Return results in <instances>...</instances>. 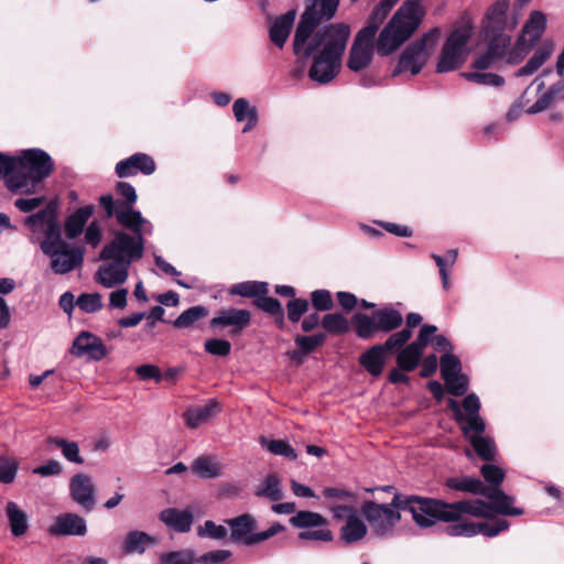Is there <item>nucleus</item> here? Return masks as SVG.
<instances>
[{
    "instance_id": "nucleus-45",
    "label": "nucleus",
    "mask_w": 564,
    "mask_h": 564,
    "mask_svg": "<svg viewBox=\"0 0 564 564\" xmlns=\"http://www.w3.org/2000/svg\"><path fill=\"white\" fill-rule=\"evenodd\" d=\"M485 41L488 42V52L498 59L502 58L511 44V36L505 32H482Z\"/></svg>"
},
{
    "instance_id": "nucleus-28",
    "label": "nucleus",
    "mask_w": 564,
    "mask_h": 564,
    "mask_svg": "<svg viewBox=\"0 0 564 564\" xmlns=\"http://www.w3.org/2000/svg\"><path fill=\"white\" fill-rule=\"evenodd\" d=\"M62 257H52L51 268L57 274H65L77 267H80L84 261V251L79 248H70L68 246L67 253H59Z\"/></svg>"
},
{
    "instance_id": "nucleus-59",
    "label": "nucleus",
    "mask_w": 564,
    "mask_h": 564,
    "mask_svg": "<svg viewBox=\"0 0 564 564\" xmlns=\"http://www.w3.org/2000/svg\"><path fill=\"white\" fill-rule=\"evenodd\" d=\"M311 303L316 312H327L333 310L334 301L332 293L325 289H318L310 294Z\"/></svg>"
},
{
    "instance_id": "nucleus-43",
    "label": "nucleus",
    "mask_w": 564,
    "mask_h": 564,
    "mask_svg": "<svg viewBox=\"0 0 564 564\" xmlns=\"http://www.w3.org/2000/svg\"><path fill=\"white\" fill-rule=\"evenodd\" d=\"M192 469L196 475L205 479L216 478L221 475L220 463L210 456L197 457L192 465Z\"/></svg>"
},
{
    "instance_id": "nucleus-11",
    "label": "nucleus",
    "mask_w": 564,
    "mask_h": 564,
    "mask_svg": "<svg viewBox=\"0 0 564 564\" xmlns=\"http://www.w3.org/2000/svg\"><path fill=\"white\" fill-rule=\"evenodd\" d=\"M341 59L321 50L313 55L312 65L308 69L310 79L322 85L328 84L339 73Z\"/></svg>"
},
{
    "instance_id": "nucleus-57",
    "label": "nucleus",
    "mask_w": 564,
    "mask_h": 564,
    "mask_svg": "<svg viewBox=\"0 0 564 564\" xmlns=\"http://www.w3.org/2000/svg\"><path fill=\"white\" fill-rule=\"evenodd\" d=\"M470 36V29L467 26H460L449 33L444 45L464 53L465 46L467 45Z\"/></svg>"
},
{
    "instance_id": "nucleus-23",
    "label": "nucleus",
    "mask_w": 564,
    "mask_h": 564,
    "mask_svg": "<svg viewBox=\"0 0 564 564\" xmlns=\"http://www.w3.org/2000/svg\"><path fill=\"white\" fill-rule=\"evenodd\" d=\"M509 0H496L487 10L482 32H505L508 26Z\"/></svg>"
},
{
    "instance_id": "nucleus-35",
    "label": "nucleus",
    "mask_w": 564,
    "mask_h": 564,
    "mask_svg": "<svg viewBox=\"0 0 564 564\" xmlns=\"http://www.w3.org/2000/svg\"><path fill=\"white\" fill-rule=\"evenodd\" d=\"M367 534V525L357 514H348L346 523L340 528V539L346 544L361 541Z\"/></svg>"
},
{
    "instance_id": "nucleus-20",
    "label": "nucleus",
    "mask_w": 564,
    "mask_h": 564,
    "mask_svg": "<svg viewBox=\"0 0 564 564\" xmlns=\"http://www.w3.org/2000/svg\"><path fill=\"white\" fill-rule=\"evenodd\" d=\"M482 497L489 499L488 510L502 516H521L524 513L523 509L512 507L513 498L503 492L500 488L487 487Z\"/></svg>"
},
{
    "instance_id": "nucleus-39",
    "label": "nucleus",
    "mask_w": 564,
    "mask_h": 564,
    "mask_svg": "<svg viewBox=\"0 0 564 564\" xmlns=\"http://www.w3.org/2000/svg\"><path fill=\"white\" fill-rule=\"evenodd\" d=\"M289 522L293 528L306 530L328 525V520L325 517L308 510H301L296 512L290 518Z\"/></svg>"
},
{
    "instance_id": "nucleus-5",
    "label": "nucleus",
    "mask_w": 564,
    "mask_h": 564,
    "mask_svg": "<svg viewBox=\"0 0 564 564\" xmlns=\"http://www.w3.org/2000/svg\"><path fill=\"white\" fill-rule=\"evenodd\" d=\"M144 253L143 235H129L123 230H117L111 241L104 246L99 253L100 260H118L127 262L140 260Z\"/></svg>"
},
{
    "instance_id": "nucleus-37",
    "label": "nucleus",
    "mask_w": 564,
    "mask_h": 564,
    "mask_svg": "<svg viewBox=\"0 0 564 564\" xmlns=\"http://www.w3.org/2000/svg\"><path fill=\"white\" fill-rule=\"evenodd\" d=\"M232 111L238 122L247 121L242 132H249L258 123V110L245 98H238L232 105Z\"/></svg>"
},
{
    "instance_id": "nucleus-16",
    "label": "nucleus",
    "mask_w": 564,
    "mask_h": 564,
    "mask_svg": "<svg viewBox=\"0 0 564 564\" xmlns=\"http://www.w3.org/2000/svg\"><path fill=\"white\" fill-rule=\"evenodd\" d=\"M70 352L77 357L87 355L93 360H101L107 355L104 341L89 332H82L73 341Z\"/></svg>"
},
{
    "instance_id": "nucleus-58",
    "label": "nucleus",
    "mask_w": 564,
    "mask_h": 564,
    "mask_svg": "<svg viewBox=\"0 0 564 564\" xmlns=\"http://www.w3.org/2000/svg\"><path fill=\"white\" fill-rule=\"evenodd\" d=\"M160 564H195L194 552L191 550L171 551L160 555Z\"/></svg>"
},
{
    "instance_id": "nucleus-10",
    "label": "nucleus",
    "mask_w": 564,
    "mask_h": 564,
    "mask_svg": "<svg viewBox=\"0 0 564 564\" xmlns=\"http://www.w3.org/2000/svg\"><path fill=\"white\" fill-rule=\"evenodd\" d=\"M370 31L359 30L355 36L354 43L349 51L347 67L352 72H360L367 68L377 51V42Z\"/></svg>"
},
{
    "instance_id": "nucleus-34",
    "label": "nucleus",
    "mask_w": 564,
    "mask_h": 564,
    "mask_svg": "<svg viewBox=\"0 0 564 564\" xmlns=\"http://www.w3.org/2000/svg\"><path fill=\"white\" fill-rule=\"evenodd\" d=\"M444 487L449 490L468 492L476 496H484L487 488L484 482L475 477H449L445 480Z\"/></svg>"
},
{
    "instance_id": "nucleus-17",
    "label": "nucleus",
    "mask_w": 564,
    "mask_h": 564,
    "mask_svg": "<svg viewBox=\"0 0 564 564\" xmlns=\"http://www.w3.org/2000/svg\"><path fill=\"white\" fill-rule=\"evenodd\" d=\"M393 352L387 348L386 341L369 347L358 357L359 365L372 377H379L386 367L387 355Z\"/></svg>"
},
{
    "instance_id": "nucleus-21",
    "label": "nucleus",
    "mask_w": 564,
    "mask_h": 564,
    "mask_svg": "<svg viewBox=\"0 0 564 564\" xmlns=\"http://www.w3.org/2000/svg\"><path fill=\"white\" fill-rule=\"evenodd\" d=\"M325 333L318 332L312 335H296L294 337L295 349L289 352L290 358L297 364H302L308 355L326 343Z\"/></svg>"
},
{
    "instance_id": "nucleus-22",
    "label": "nucleus",
    "mask_w": 564,
    "mask_h": 564,
    "mask_svg": "<svg viewBox=\"0 0 564 564\" xmlns=\"http://www.w3.org/2000/svg\"><path fill=\"white\" fill-rule=\"evenodd\" d=\"M44 235L45 239L41 242V250L44 254L55 257L58 253H67L69 245L62 239V229L57 217L45 225Z\"/></svg>"
},
{
    "instance_id": "nucleus-9",
    "label": "nucleus",
    "mask_w": 564,
    "mask_h": 564,
    "mask_svg": "<svg viewBox=\"0 0 564 564\" xmlns=\"http://www.w3.org/2000/svg\"><path fill=\"white\" fill-rule=\"evenodd\" d=\"M251 312L245 308H221L209 321V327L214 330H224L229 328L228 335L231 337L240 336L242 332L251 324Z\"/></svg>"
},
{
    "instance_id": "nucleus-64",
    "label": "nucleus",
    "mask_w": 564,
    "mask_h": 564,
    "mask_svg": "<svg viewBox=\"0 0 564 564\" xmlns=\"http://www.w3.org/2000/svg\"><path fill=\"white\" fill-rule=\"evenodd\" d=\"M412 329L413 328H409V326L405 325V327L399 332L393 330L389 333L390 336L386 339L387 348H391L394 352L403 346H406L413 335Z\"/></svg>"
},
{
    "instance_id": "nucleus-61",
    "label": "nucleus",
    "mask_w": 564,
    "mask_h": 564,
    "mask_svg": "<svg viewBox=\"0 0 564 564\" xmlns=\"http://www.w3.org/2000/svg\"><path fill=\"white\" fill-rule=\"evenodd\" d=\"M101 299L99 293H83L78 296L76 305L86 313H95L104 306Z\"/></svg>"
},
{
    "instance_id": "nucleus-31",
    "label": "nucleus",
    "mask_w": 564,
    "mask_h": 564,
    "mask_svg": "<svg viewBox=\"0 0 564 564\" xmlns=\"http://www.w3.org/2000/svg\"><path fill=\"white\" fill-rule=\"evenodd\" d=\"M340 0H305L304 12H310L318 24L330 21L339 7Z\"/></svg>"
},
{
    "instance_id": "nucleus-47",
    "label": "nucleus",
    "mask_w": 564,
    "mask_h": 564,
    "mask_svg": "<svg viewBox=\"0 0 564 564\" xmlns=\"http://www.w3.org/2000/svg\"><path fill=\"white\" fill-rule=\"evenodd\" d=\"M117 199L113 198V204L117 209L126 207H134L138 200L135 188L128 182L120 181L115 186Z\"/></svg>"
},
{
    "instance_id": "nucleus-56",
    "label": "nucleus",
    "mask_w": 564,
    "mask_h": 564,
    "mask_svg": "<svg viewBox=\"0 0 564 564\" xmlns=\"http://www.w3.org/2000/svg\"><path fill=\"white\" fill-rule=\"evenodd\" d=\"M261 444L265 445L267 449L273 455L283 456L290 460L297 458L295 449L283 440L265 441V438H262Z\"/></svg>"
},
{
    "instance_id": "nucleus-12",
    "label": "nucleus",
    "mask_w": 564,
    "mask_h": 564,
    "mask_svg": "<svg viewBox=\"0 0 564 564\" xmlns=\"http://www.w3.org/2000/svg\"><path fill=\"white\" fill-rule=\"evenodd\" d=\"M546 29V15L541 11H532L523 25L522 34L516 42V50L530 51L541 39Z\"/></svg>"
},
{
    "instance_id": "nucleus-63",
    "label": "nucleus",
    "mask_w": 564,
    "mask_h": 564,
    "mask_svg": "<svg viewBox=\"0 0 564 564\" xmlns=\"http://www.w3.org/2000/svg\"><path fill=\"white\" fill-rule=\"evenodd\" d=\"M480 473L486 482L489 484V488H500V485L502 484L506 477L502 468L492 464L482 465V467L480 468Z\"/></svg>"
},
{
    "instance_id": "nucleus-25",
    "label": "nucleus",
    "mask_w": 564,
    "mask_h": 564,
    "mask_svg": "<svg viewBox=\"0 0 564 564\" xmlns=\"http://www.w3.org/2000/svg\"><path fill=\"white\" fill-rule=\"evenodd\" d=\"M295 17V10H290L284 14L276 17L270 26L269 37L279 48H282L285 45L294 24Z\"/></svg>"
},
{
    "instance_id": "nucleus-18",
    "label": "nucleus",
    "mask_w": 564,
    "mask_h": 564,
    "mask_svg": "<svg viewBox=\"0 0 564 564\" xmlns=\"http://www.w3.org/2000/svg\"><path fill=\"white\" fill-rule=\"evenodd\" d=\"M129 265L127 262L111 260L110 263L101 264L95 274V281L105 288H115L123 284L128 279Z\"/></svg>"
},
{
    "instance_id": "nucleus-42",
    "label": "nucleus",
    "mask_w": 564,
    "mask_h": 564,
    "mask_svg": "<svg viewBox=\"0 0 564 564\" xmlns=\"http://www.w3.org/2000/svg\"><path fill=\"white\" fill-rule=\"evenodd\" d=\"M464 63V53L446 45H443L438 63L436 65L437 73H446L458 69Z\"/></svg>"
},
{
    "instance_id": "nucleus-46",
    "label": "nucleus",
    "mask_w": 564,
    "mask_h": 564,
    "mask_svg": "<svg viewBox=\"0 0 564 564\" xmlns=\"http://www.w3.org/2000/svg\"><path fill=\"white\" fill-rule=\"evenodd\" d=\"M154 538L142 531H130L124 539L123 549L126 553H143L145 546L153 544Z\"/></svg>"
},
{
    "instance_id": "nucleus-62",
    "label": "nucleus",
    "mask_w": 564,
    "mask_h": 564,
    "mask_svg": "<svg viewBox=\"0 0 564 564\" xmlns=\"http://www.w3.org/2000/svg\"><path fill=\"white\" fill-rule=\"evenodd\" d=\"M474 528L476 531V535L481 533L485 536L492 538V536L498 535L500 532L506 531L509 528V522L505 519H497L492 523H488V522L474 523Z\"/></svg>"
},
{
    "instance_id": "nucleus-7",
    "label": "nucleus",
    "mask_w": 564,
    "mask_h": 564,
    "mask_svg": "<svg viewBox=\"0 0 564 564\" xmlns=\"http://www.w3.org/2000/svg\"><path fill=\"white\" fill-rule=\"evenodd\" d=\"M400 509L394 508L392 502L377 503L366 500L360 507V511L368 521L372 532L379 538H389L393 533V529L401 520Z\"/></svg>"
},
{
    "instance_id": "nucleus-52",
    "label": "nucleus",
    "mask_w": 564,
    "mask_h": 564,
    "mask_svg": "<svg viewBox=\"0 0 564 564\" xmlns=\"http://www.w3.org/2000/svg\"><path fill=\"white\" fill-rule=\"evenodd\" d=\"M57 216L55 203H48L43 209L25 218V225L31 228L43 227Z\"/></svg>"
},
{
    "instance_id": "nucleus-30",
    "label": "nucleus",
    "mask_w": 564,
    "mask_h": 564,
    "mask_svg": "<svg viewBox=\"0 0 564 564\" xmlns=\"http://www.w3.org/2000/svg\"><path fill=\"white\" fill-rule=\"evenodd\" d=\"M397 351V366L405 372L414 371L421 364L424 356V350L413 341Z\"/></svg>"
},
{
    "instance_id": "nucleus-3",
    "label": "nucleus",
    "mask_w": 564,
    "mask_h": 564,
    "mask_svg": "<svg viewBox=\"0 0 564 564\" xmlns=\"http://www.w3.org/2000/svg\"><path fill=\"white\" fill-rule=\"evenodd\" d=\"M358 304L364 310H372L371 314L357 312L350 318L356 336L362 340L373 339L379 334H389L403 324L402 313L392 306L377 308L375 303L364 299L358 300Z\"/></svg>"
},
{
    "instance_id": "nucleus-53",
    "label": "nucleus",
    "mask_w": 564,
    "mask_h": 564,
    "mask_svg": "<svg viewBox=\"0 0 564 564\" xmlns=\"http://www.w3.org/2000/svg\"><path fill=\"white\" fill-rule=\"evenodd\" d=\"M17 176V156H10L0 152V180L4 178L6 187L13 194H19V189L10 187L9 180Z\"/></svg>"
},
{
    "instance_id": "nucleus-24",
    "label": "nucleus",
    "mask_w": 564,
    "mask_h": 564,
    "mask_svg": "<svg viewBox=\"0 0 564 564\" xmlns=\"http://www.w3.org/2000/svg\"><path fill=\"white\" fill-rule=\"evenodd\" d=\"M159 519L175 532L186 533L194 522V514L189 510L166 508L160 512Z\"/></svg>"
},
{
    "instance_id": "nucleus-36",
    "label": "nucleus",
    "mask_w": 564,
    "mask_h": 564,
    "mask_svg": "<svg viewBox=\"0 0 564 564\" xmlns=\"http://www.w3.org/2000/svg\"><path fill=\"white\" fill-rule=\"evenodd\" d=\"M229 295H238L246 299L258 300L260 295L269 294V283L263 281H245L232 284L228 290Z\"/></svg>"
},
{
    "instance_id": "nucleus-44",
    "label": "nucleus",
    "mask_w": 564,
    "mask_h": 564,
    "mask_svg": "<svg viewBox=\"0 0 564 564\" xmlns=\"http://www.w3.org/2000/svg\"><path fill=\"white\" fill-rule=\"evenodd\" d=\"M257 497H264L271 501H280L283 498L281 481L275 473L269 474L256 490Z\"/></svg>"
},
{
    "instance_id": "nucleus-15",
    "label": "nucleus",
    "mask_w": 564,
    "mask_h": 564,
    "mask_svg": "<svg viewBox=\"0 0 564 564\" xmlns=\"http://www.w3.org/2000/svg\"><path fill=\"white\" fill-rule=\"evenodd\" d=\"M95 485L87 474H76L69 480L72 499L86 511H91L96 505Z\"/></svg>"
},
{
    "instance_id": "nucleus-13",
    "label": "nucleus",
    "mask_w": 564,
    "mask_h": 564,
    "mask_svg": "<svg viewBox=\"0 0 564 564\" xmlns=\"http://www.w3.org/2000/svg\"><path fill=\"white\" fill-rule=\"evenodd\" d=\"M156 164L153 158L147 153L138 152L116 164L115 172L118 177H131L138 173L151 175L155 172Z\"/></svg>"
},
{
    "instance_id": "nucleus-38",
    "label": "nucleus",
    "mask_w": 564,
    "mask_h": 564,
    "mask_svg": "<svg viewBox=\"0 0 564 564\" xmlns=\"http://www.w3.org/2000/svg\"><path fill=\"white\" fill-rule=\"evenodd\" d=\"M399 0H380L378 4L375 6L372 12L367 21V25L362 28V30L368 31L372 35H376L380 25L387 19L391 9L398 3Z\"/></svg>"
},
{
    "instance_id": "nucleus-40",
    "label": "nucleus",
    "mask_w": 564,
    "mask_h": 564,
    "mask_svg": "<svg viewBox=\"0 0 564 564\" xmlns=\"http://www.w3.org/2000/svg\"><path fill=\"white\" fill-rule=\"evenodd\" d=\"M6 513L9 520L11 532L14 536L23 535L29 528L28 514L19 506L9 501L6 506Z\"/></svg>"
},
{
    "instance_id": "nucleus-4",
    "label": "nucleus",
    "mask_w": 564,
    "mask_h": 564,
    "mask_svg": "<svg viewBox=\"0 0 564 564\" xmlns=\"http://www.w3.org/2000/svg\"><path fill=\"white\" fill-rule=\"evenodd\" d=\"M394 508L411 512L412 519L419 528L426 529L437 522H455L456 513L451 510V502L442 499L411 495L403 497L395 494L392 498Z\"/></svg>"
},
{
    "instance_id": "nucleus-19",
    "label": "nucleus",
    "mask_w": 564,
    "mask_h": 564,
    "mask_svg": "<svg viewBox=\"0 0 564 564\" xmlns=\"http://www.w3.org/2000/svg\"><path fill=\"white\" fill-rule=\"evenodd\" d=\"M48 532L52 535L83 536L87 532V525L83 517L67 512L56 518L55 522L50 527Z\"/></svg>"
},
{
    "instance_id": "nucleus-48",
    "label": "nucleus",
    "mask_w": 564,
    "mask_h": 564,
    "mask_svg": "<svg viewBox=\"0 0 564 564\" xmlns=\"http://www.w3.org/2000/svg\"><path fill=\"white\" fill-rule=\"evenodd\" d=\"M552 46H542L535 51L533 56L529 58L524 66L519 68L516 73L518 77L529 76L535 73L551 56Z\"/></svg>"
},
{
    "instance_id": "nucleus-33",
    "label": "nucleus",
    "mask_w": 564,
    "mask_h": 564,
    "mask_svg": "<svg viewBox=\"0 0 564 564\" xmlns=\"http://www.w3.org/2000/svg\"><path fill=\"white\" fill-rule=\"evenodd\" d=\"M226 523L231 528L230 540L232 542H242L245 544L256 528V520L249 513H243L236 518L228 519Z\"/></svg>"
},
{
    "instance_id": "nucleus-41",
    "label": "nucleus",
    "mask_w": 564,
    "mask_h": 564,
    "mask_svg": "<svg viewBox=\"0 0 564 564\" xmlns=\"http://www.w3.org/2000/svg\"><path fill=\"white\" fill-rule=\"evenodd\" d=\"M350 324L351 322L340 313H327L321 321L324 333L334 336L347 334L350 330Z\"/></svg>"
},
{
    "instance_id": "nucleus-2",
    "label": "nucleus",
    "mask_w": 564,
    "mask_h": 564,
    "mask_svg": "<svg viewBox=\"0 0 564 564\" xmlns=\"http://www.w3.org/2000/svg\"><path fill=\"white\" fill-rule=\"evenodd\" d=\"M54 171V162L48 153L41 149H28L17 156V176L9 180L10 187L19 189L20 195L37 192L41 183Z\"/></svg>"
},
{
    "instance_id": "nucleus-50",
    "label": "nucleus",
    "mask_w": 564,
    "mask_h": 564,
    "mask_svg": "<svg viewBox=\"0 0 564 564\" xmlns=\"http://www.w3.org/2000/svg\"><path fill=\"white\" fill-rule=\"evenodd\" d=\"M469 442L476 454L486 462H491L496 456V445L492 438L473 435Z\"/></svg>"
},
{
    "instance_id": "nucleus-6",
    "label": "nucleus",
    "mask_w": 564,
    "mask_h": 564,
    "mask_svg": "<svg viewBox=\"0 0 564 564\" xmlns=\"http://www.w3.org/2000/svg\"><path fill=\"white\" fill-rule=\"evenodd\" d=\"M440 34V30L434 28L427 33L423 34L421 39L410 43L401 53L398 64L392 72V77H397L403 72H410L412 75H417L426 65L429 59L427 43L434 41Z\"/></svg>"
},
{
    "instance_id": "nucleus-14",
    "label": "nucleus",
    "mask_w": 564,
    "mask_h": 564,
    "mask_svg": "<svg viewBox=\"0 0 564 564\" xmlns=\"http://www.w3.org/2000/svg\"><path fill=\"white\" fill-rule=\"evenodd\" d=\"M323 29L325 45L322 47L327 54L343 58L350 36V26L347 23H332Z\"/></svg>"
},
{
    "instance_id": "nucleus-54",
    "label": "nucleus",
    "mask_w": 564,
    "mask_h": 564,
    "mask_svg": "<svg viewBox=\"0 0 564 564\" xmlns=\"http://www.w3.org/2000/svg\"><path fill=\"white\" fill-rule=\"evenodd\" d=\"M460 75L468 82L478 85L500 87L505 84V78L494 73L466 72Z\"/></svg>"
},
{
    "instance_id": "nucleus-55",
    "label": "nucleus",
    "mask_w": 564,
    "mask_h": 564,
    "mask_svg": "<svg viewBox=\"0 0 564 564\" xmlns=\"http://www.w3.org/2000/svg\"><path fill=\"white\" fill-rule=\"evenodd\" d=\"M441 376L445 382L448 379L462 373V364L457 356L453 354H444L441 359Z\"/></svg>"
},
{
    "instance_id": "nucleus-29",
    "label": "nucleus",
    "mask_w": 564,
    "mask_h": 564,
    "mask_svg": "<svg viewBox=\"0 0 564 564\" xmlns=\"http://www.w3.org/2000/svg\"><path fill=\"white\" fill-rule=\"evenodd\" d=\"M220 411L219 403L216 400H210L203 406L188 409L184 412L183 416L185 423L191 429H197L206 423L210 417Z\"/></svg>"
},
{
    "instance_id": "nucleus-1",
    "label": "nucleus",
    "mask_w": 564,
    "mask_h": 564,
    "mask_svg": "<svg viewBox=\"0 0 564 564\" xmlns=\"http://www.w3.org/2000/svg\"><path fill=\"white\" fill-rule=\"evenodd\" d=\"M423 0H405L394 12L377 40V53L388 56L406 42L421 25L426 10Z\"/></svg>"
},
{
    "instance_id": "nucleus-51",
    "label": "nucleus",
    "mask_w": 564,
    "mask_h": 564,
    "mask_svg": "<svg viewBox=\"0 0 564 564\" xmlns=\"http://www.w3.org/2000/svg\"><path fill=\"white\" fill-rule=\"evenodd\" d=\"M50 444L55 445L62 449L63 456L72 463L84 464V458L79 455V447L76 442H70L65 438L50 436L47 438Z\"/></svg>"
},
{
    "instance_id": "nucleus-49",
    "label": "nucleus",
    "mask_w": 564,
    "mask_h": 564,
    "mask_svg": "<svg viewBox=\"0 0 564 564\" xmlns=\"http://www.w3.org/2000/svg\"><path fill=\"white\" fill-rule=\"evenodd\" d=\"M208 308L203 305H196L184 311L174 322L175 328H188L193 326L197 321L208 315Z\"/></svg>"
},
{
    "instance_id": "nucleus-8",
    "label": "nucleus",
    "mask_w": 564,
    "mask_h": 564,
    "mask_svg": "<svg viewBox=\"0 0 564 564\" xmlns=\"http://www.w3.org/2000/svg\"><path fill=\"white\" fill-rule=\"evenodd\" d=\"M99 206L105 212V218L116 217L117 223L133 235H143L142 228L147 220L140 210L134 209V207L117 209L113 204V195L111 194L101 195L99 197Z\"/></svg>"
},
{
    "instance_id": "nucleus-32",
    "label": "nucleus",
    "mask_w": 564,
    "mask_h": 564,
    "mask_svg": "<svg viewBox=\"0 0 564 564\" xmlns=\"http://www.w3.org/2000/svg\"><path fill=\"white\" fill-rule=\"evenodd\" d=\"M94 213L93 205H86L76 209L72 215H69L64 224L65 235L68 239H75L78 237L87 223L90 216Z\"/></svg>"
},
{
    "instance_id": "nucleus-27",
    "label": "nucleus",
    "mask_w": 564,
    "mask_h": 564,
    "mask_svg": "<svg viewBox=\"0 0 564 564\" xmlns=\"http://www.w3.org/2000/svg\"><path fill=\"white\" fill-rule=\"evenodd\" d=\"M318 25V20H315L310 12H303L301 14L293 40V51L295 55L299 56L301 54L306 42L311 39Z\"/></svg>"
},
{
    "instance_id": "nucleus-26",
    "label": "nucleus",
    "mask_w": 564,
    "mask_h": 564,
    "mask_svg": "<svg viewBox=\"0 0 564 564\" xmlns=\"http://www.w3.org/2000/svg\"><path fill=\"white\" fill-rule=\"evenodd\" d=\"M451 510L456 513V521H460L463 514L492 519V514L488 510V502L480 499L451 502Z\"/></svg>"
},
{
    "instance_id": "nucleus-60",
    "label": "nucleus",
    "mask_w": 564,
    "mask_h": 564,
    "mask_svg": "<svg viewBox=\"0 0 564 564\" xmlns=\"http://www.w3.org/2000/svg\"><path fill=\"white\" fill-rule=\"evenodd\" d=\"M310 308V302L306 299L296 297L293 300H290L286 303V314L288 319L291 323H299L302 318V316L307 313Z\"/></svg>"
}]
</instances>
